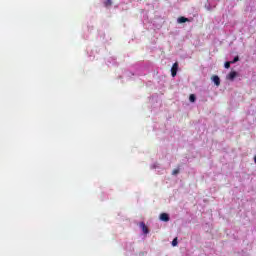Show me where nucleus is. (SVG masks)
<instances>
[{
  "label": "nucleus",
  "instance_id": "obj_8",
  "mask_svg": "<svg viewBox=\"0 0 256 256\" xmlns=\"http://www.w3.org/2000/svg\"><path fill=\"white\" fill-rule=\"evenodd\" d=\"M104 5H105V7H111V5H113V2L111 0H106L104 2Z\"/></svg>",
  "mask_w": 256,
  "mask_h": 256
},
{
  "label": "nucleus",
  "instance_id": "obj_5",
  "mask_svg": "<svg viewBox=\"0 0 256 256\" xmlns=\"http://www.w3.org/2000/svg\"><path fill=\"white\" fill-rule=\"evenodd\" d=\"M235 77H237V73L235 71H232L230 72L228 75H227V79L229 81H233L235 79Z\"/></svg>",
  "mask_w": 256,
  "mask_h": 256
},
{
  "label": "nucleus",
  "instance_id": "obj_6",
  "mask_svg": "<svg viewBox=\"0 0 256 256\" xmlns=\"http://www.w3.org/2000/svg\"><path fill=\"white\" fill-rule=\"evenodd\" d=\"M187 22H189V19L186 17L181 16L178 18V23H187Z\"/></svg>",
  "mask_w": 256,
  "mask_h": 256
},
{
  "label": "nucleus",
  "instance_id": "obj_12",
  "mask_svg": "<svg viewBox=\"0 0 256 256\" xmlns=\"http://www.w3.org/2000/svg\"><path fill=\"white\" fill-rule=\"evenodd\" d=\"M172 245H173V247H176V245H177V238H175V239L172 241Z\"/></svg>",
  "mask_w": 256,
  "mask_h": 256
},
{
  "label": "nucleus",
  "instance_id": "obj_2",
  "mask_svg": "<svg viewBox=\"0 0 256 256\" xmlns=\"http://www.w3.org/2000/svg\"><path fill=\"white\" fill-rule=\"evenodd\" d=\"M140 228L142 229L144 235H147L149 233V228L147 225H145V222H140Z\"/></svg>",
  "mask_w": 256,
  "mask_h": 256
},
{
  "label": "nucleus",
  "instance_id": "obj_3",
  "mask_svg": "<svg viewBox=\"0 0 256 256\" xmlns=\"http://www.w3.org/2000/svg\"><path fill=\"white\" fill-rule=\"evenodd\" d=\"M212 81L214 82L216 87H219V85H221V79L217 75L212 76Z\"/></svg>",
  "mask_w": 256,
  "mask_h": 256
},
{
  "label": "nucleus",
  "instance_id": "obj_11",
  "mask_svg": "<svg viewBox=\"0 0 256 256\" xmlns=\"http://www.w3.org/2000/svg\"><path fill=\"white\" fill-rule=\"evenodd\" d=\"M172 175H179V168L174 169Z\"/></svg>",
  "mask_w": 256,
  "mask_h": 256
},
{
  "label": "nucleus",
  "instance_id": "obj_7",
  "mask_svg": "<svg viewBox=\"0 0 256 256\" xmlns=\"http://www.w3.org/2000/svg\"><path fill=\"white\" fill-rule=\"evenodd\" d=\"M196 97H195V94H191L190 96H189V101L191 102V103H195V101H196Z\"/></svg>",
  "mask_w": 256,
  "mask_h": 256
},
{
  "label": "nucleus",
  "instance_id": "obj_4",
  "mask_svg": "<svg viewBox=\"0 0 256 256\" xmlns=\"http://www.w3.org/2000/svg\"><path fill=\"white\" fill-rule=\"evenodd\" d=\"M169 214L167 213H162L160 214V221H164L165 223H167L169 221Z\"/></svg>",
  "mask_w": 256,
  "mask_h": 256
},
{
  "label": "nucleus",
  "instance_id": "obj_10",
  "mask_svg": "<svg viewBox=\"0 0 256 256\" xmlns=\"http://www.w3.org/2000/svg\"><path fill=\"white\" fill-rule=\"evenodd\" d=\"M237 61H239V56L234 57L233 61H230V63L233 65L234 63H237Z\"/></svg>",
  "mask_w": 256,
  "mask_h": 256
},
{
  "label": "nucleus",
  "instance_id": "obj_1",
  "mask_svg": "<svg viewBox=\"0 0 256 256\" xmlns=\"http://www.w3.org/2000/svg\"><path fill=\"white\" fill-rule=\"evenodd\" d=\"M177 71H179V62H175L171 68L172 77H177Z\"/></svg>",
  "mask_w": 256,
  "mask_h": 256
},
{
  "label": "nucleus",
  "instance_id": "obj_9",
  "mask_svg": "<svg viewBox=\"0 0 256 256\" xmlns=\"http://www.w3.org/2000/svg\"><path fill=\"white\" fill-rule=\"evenodd\" d=\"M231 65H232L231 61L225 62L224 67H225V69H229L231 67Z\"/></svg>",
  "mask_w": 256,
  "mask_h": 256
}]
</instances>
